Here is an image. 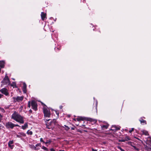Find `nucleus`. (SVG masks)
<instances>
[{
    "label": "nucleus",
    "instance_id": "1",
    "mask_svg": "<svg viewBox=\"0 0 151 151\" xmlns=\"http://www.w3.org/2000/svg\"><path fill=\"white\" fill-rule=\"evenodd\" d=\"M11 118L20 123L23 124L24 123V117L15 111L12 114Z\"/></svg>",
    "mask_w": 151,
    "mask_h": 151
},
{
    "label": "nucleus",
    "instance_id": "2",
    "mask_svg": "<svg viewBox=\"0 0 151 151\" xmlns=\"http://www.w3.org/2000/svg\"><path fill=\"white\" fill-rule=\"evenodd\" d=\"M50 119L46 120L45 121L46 127L48 129H53L55 127L56 120L53 119L52 121H51L49 122Z\"/></svg>",
    "mask_w": 151,
    "mask_h": 151
},
{
    "label": "nucleus",
    "instance_id": "3",
    "mask_svg": "<svg viewBox=\"0 0 151 151\" xmlns=\"http://www.w3.org/2000/svg\"><path fill=\"white\" fill-rule=\"evenodd\" d=\"M43 110L45 117H50V110L47 108L46 106L45 105L43 107Z\"/></svg>",
    "mask_w": 151,
    "mask_h": 151
},
{
    "label": "nucleus",
    "instance_id": "4",
    "mask_svg": "<svg viewBox=\"0 0 151 151\" xmlns=\"http://www.w3.org/2000/svg\"><path fill=\"white\" fill-rule=\"evenodd\" d=\"M0 92L6 96H8L9 95L8 90L5 88L1 89L0 90Z\"/></svg>",
    "mask_w": 151,
    "mask_h": 151
},
{
    "label": "nucleus",
    "instance_id": "5",
    "mask_svg": "<svg viewBox=\"0 0 151 151\" xmlns=\"http://www.w3.org/2000/svg\"><path fill=\"white\" fill-rule=\"evenodd\" d=\"M1 83L3 85H8L10 83V81L7 76H6L1 81Z\"/></svg>",
    "mask_w": 151,
    "mask_h": 151
},
{
    "label": "nucleus",
    "instance_id": "6",
    "mask_svg": "<svg viewBox=\"0 0 151 151\" xmlns=\"http://www.w3.org/2000/svg\"><path fill=\"white\" fill-rule=\"evenodd\" d=\"M32 109L35 111L37 110V104L36 102L35 101H32L31 103Z\"/></svg>",
    "mask_w": 151,
    "mask_h": 151
},
{
    "label": "nucleus",
    "instance_id": "7",
    "mask_svg": "<svg viewBox=\"0 0 151 151\" xmlns=\"http://www.w3.org/2000/svg\"><path fill=\"white\" fill-rule=\"evenodd\" d=\"M15 101L20 102L22 101L23 99V96H17L13 98Z\"/></svg>",
    "mask_w": 151,
    "mask_h": 151
},
{
    "label": "nucleus",
    "instance_id": "8",
    "mask_svg": "<svg viewBox=\"0 0 151 151\" xmlns=\"http://www.w3.org/2000/svg\"><path fill=\"white\" fill-rule=\"evenodd\" d=\"M14 124L11 122H9L6 123V127L7 128H11L12 129L14 127Z\"/></svg>",
    "mask_w": 151,
    "mask_h": 151
},
{
    "label": "nucleus",
    "instance_id": "9",
    "mask_svg": "<svg viewBox=\"0 0 151 151\" xmlns=\"http://www.w3.org/2000/svg\"><path fill=\"white\" fill-rule=\"evenodd\" d=\"M40 144H38L37 145H36V146H35L34 145H29V147L32 149H34L35 150H39V148H37V147L38 146H39L40 145Z\"/></svg>",
    "mask_w": 151,
    "mask_h": 151
},
{
    "label": "nucleus",
    "instance_id": "10",
    "mask_svg": "<svg viewBox=\"0 0 151 151\" xmlns=\"http://www.w3.org/2000/svg\"><path fill=\"white\" fill-rule=\"evenodd\" d=\"M17 137L19 138H21L22 137H24L26 136V134L23 132H20L16 134Z\"/></svg>",
    "mask_w": 151,
    "mask_h": 151
},
{
    "label": "nucleus",
    "instance_id": "11",
    "mask_svg": "<svg viewBox=\"0 0 151 151\" xmlns=\"http://www.w3.org/2000/svg\"><path fill=\"white\" fill-rule=\"evenodd\" d=\"M13 143V141L10 140L8 143L9 147L11 149H12L14 147V145H12V144Z\"/></svg>",
    "mask_w": 151,
    "mask_h": 151
},
{
    "label": "nucleus",
    "instance_id": "12",
    "mask_svg": "<svg viewBox=\"0 0 151 151\" xmlns=\"http://www.w3.org/2000/svg\"><path fill=\"white\" fill-rule=\"evenodd\" d=\"M27 85L25 83H23V86L22 87V89L23 92L24 93H26L27 92Z\"/></svg>",
    "mask_w": 151,
    "mask_h": 151
},
{
    "label": "nucleus",
    "instance_id": "13",
    "mask_svg": "<svg viewBox=\"0 0 151 151\" xmlns=\"http://www.w3.org/2000/svg\"><path fill=\"white\" fill-rule=\"evenodd\" d=\"M5 63V61H0V67L1 68H4V67Z\"/></svg>",
    "mask_w": 151,
    "mask_h": 151
},
{
    "label": "nucleus",
    "instance_id": "14",
    "mask_svg": "<svg viewBox=\"0 0 151 151\" xmlns=\"http://www.w3.org/2000/svg\"><path fill=\"white\" fill-rule=\"evenodd\" d=\"M46 14L45 13H44L43 12H42L41 14V17L42 18V19L43 20H44L46 17Z\"/></svg>",
    "mask_w": 151,
    "mask_h": 151
},
{
    "label": "nucleus",
    "instance_id": "15",
    "mask_svg": "<svg viewBox=\"0 0 151 151\" xmlns=\"http://www.w3.org/2000/svg\"><path fill=\"white\" fill-rule=\"evenodd\" d=\"M22 128L24 130L26 129L28 127V124L27 123H25L24 125L22 126Z\"/></svg>",
    "mask_w": 151,
    "mask_h": 151
},
{
    "label": "nucleus",
    "instance_id": "16",
    "mask_svg": "<svg viewBox=\"0 0 151 151\" xmlns=\"http://www.w3.org/2000/svg\"><path fill=\"white\" fill-rule=\"evenodd\" d=\"M84 119V118L83 117H79L78 118H76V119L77 121H79L81 120H83Z\"/></svg>",
    "mask_w": 151,
    "mask_h": 151
},
{
    "label": "nucleus",
    "instance_id": "17",
    "mask_svg": "<svg viewBox=\"0 0 151 151\" xmlns=\"http://www.w3.org/2000/svg\"><path fill=\"white\" fill-rule=\"evenodd\" d=\"M142 134L145 135H148V132L146 130H143L142 131Z\"/></svg>",
    "mask_w": 151,
    "mask_h": 151
},
{
    "label": "nucleus",
    "instance_id": "18",
    "mask_svg": "<svg viewBox=\"0 0 151 151\" xmlns=\"http://www.w3.org/2000/svg\"><path fill=\"white\" fill-rule=\"evenodd\" d=\"M139 121H140L141 123H145V124H146V121L145 120H144L142 119H141L139 120Z\"/></svg>",
    "mask_w": 151,
    "mask_h": 151
},
{
    "label": "nucleus",
    "instance_id": "19",
    "mask_svg": "<svg viewBox=\"0 0 151 151\" xmlns=\"http://www.w3.org/2000/svg\"><path fill=\"white\" fill-rule=\"evenodd\" d=\"M112 127H115V129H112V130H117L120 129V128L119 127H117L115 125H113Z\"/></svg>",
    "mask_w": 151,
    "mask_h": 151
},
{
    "label": "nucleus",
    "instance_id": "20",
    "mask_svg": "<svg viewBox=\"0 0 151 151\" xmlns=\"http://www.w3.org/2000/svg\"><path fill=\"white\" fill-rule=\"evenodd\" d=\"M108 124H106V125H103L101 126V127L103 128H105V129H107L108 127Z\"/></svg>",
    "mask_w": 151,
    "mask_h": 151
},
{
    "label": "nucleus",
    "instance_id": "21",
    "mask_svg": "<svg viewBox=\"0 0 151 151\" xmlns=\"http://www.w3.org/2000/svg\"><path fill=\"white\" fill-rule=\"evenodd\" d=\"M52 142L51 140L50 139L47 140L46 142H45V143L46 144H50L51 142Z\"/></svg>",
    "mask_w": 151,
    "mask_h": 151
},
{
    "label": "nucleus",
    "instance_id": "22",
    "mask_svg": "<svg viewBox=\"0 0 151 151\" xmlns=\"http://www.w3.org/2000/svg\"><path fill=\"white\" fill-rule=\"evenodd\" d=\"M27 133L28 135H32V131L28 130L27 132Z\"/></svg>",
    "mask_w": 151,
    "mask_h": 151
},
{
    "label": "nucleus",
    "instance_id": "23",
    "mask_svg": "<svg viewBox=\"0 0 151 151\" xmlns=\"http://www.w3.org/2000/svg\"><path fill=\"white\" fill-rule=\"evenodd\" d=\"M42 148L46 151H48V148H46V147H45V146H43L42 147Z\"/></svg>",
    "mask_w": 151,
    "mask_h": 151
},
{
    "label": "nucleus",
    "instance_id": "24",
    "mask_svg": "<svg viewBox=\"0 0 151 151\" xmlns=\"http://www.w3.org/2000/svg\"><path fill=\"white\" fill-rule=\"evenodd\" d=\"M117 148L119 149L121 151H125L124 150L122 149L120 146L117 147Z\"/></svg>",
    "mask_w": 151,
    "mask_h": 151
},
{
    "label": "nucleus",
    "instance_id": "25",
    "mask_svg": "<svg viewBox=\"0 0 151 151\" xmlns=\"http://www.w3.org/2000/svg\"><path fill=\"white\" fill-rule=\"evenodd\" d=\"M64 126L66 127L65 130L67 131H68L70 128L68 126H67L65 125Z\"/></svg>",
    "mask_w": 151,
    "mask_h": 151
},
{
    "label": "nucleus",
    "instance_id": "26",
    "mask_svg": "<svg viewBox=\"0 0 151 151\" xmlns=\"http://www.w3.org/2000/svg\"><path fill=\"white\" fill-rule=\"evenodd\" d=\"M12 86H14V87H16V83L15 82H13L12 83Z\"/></svg>",
    "mask_w": 151,
    "mask_h": 151
},
{
    "label": "nucleus",
    "instance_id": "27",
    "mask_svg": "<svg viewBox=\"0 0 151 151\" xmlns=\"http://www.w3.org/2000/svg\"><path fill=\"white\" fill-rule=\"evenodd\" d=\"M40 142H42L43 143H45V142L44 141V140H43V139L42 138H41L40 139Z\"/></svg>",
    "mask_w": 151,
    "mask_h": 151
},
{
    "label": "nucleus",
    "instance_id": "28",
    "mask_svg": "<svg viewBox=\"0 0 151 151\" xmlns=\"http://www.w3.org/2000/svg\"><path fill=\"white\" fill-rule=\"evenodd\" d=\"M28 106L29 107H30V101H29L28 103Z\"/></svg>",
    "mask_w": 151,
    "mask_h": 151
},
{
    "label": "nucleus",
    "instance_id": "29",
    "mask_svg": "<svg viewBox=\"0 0 151 151\" xmlns=\"http://www.w3.org/2000/svg\"><path fill=\"white\" fill-rule=\"evenodd\" d=\"M134 129V128H132L129 131V132L130 133H131L133 131Z\"/></svg>",
    "mask_w": 151,
    "mask_h": 151
},
{
    "label": "nucleus",
    "instance_id": "30",
    "mask_svg": "<svg viewBox=\"0 0 151 151\" xmlns=\"http://www.w3.org/2000/svg\"><path fill=\"white\" fill-rule=\"evenodd\" d=\"M50 151H55V150H54V149L53 148H51L50 149Z\"/></svg>",
    "mask_w": 151,
    "mask_h": 151
},
{
    "label": "nucleus",
    "instance_id": "31",
    "mask_svg": "<svg viewBox=\"0 0 151 151\" xmlns=\"http://www.w3.org/2000/svg\"><path fill=\"white\" fill-rule=\"evenodd\" d=\"M2 118V116L1 115V114H0V122L1 121Z\"/></svg>",
    "mask_w": 151,
    "mask_h": 151
},
{
    "label": "nucleus",
    "instance_id": "32",
    "mask_svg": "<svg viewBox=\"0 0 151 151\" xmlns=\"http://www.w3.org/2000/svg\"><path fill=\"white\" fill-rule=\"evenodd\" d=\"M3 96V95L0 94V99Z\"/></svg>",
    "mask_w": 151,
    "mask_h": 151
},
{
    "label": "nucleus",
    "instance_id": "33",
    "mask_svg": "<svg viewBox=\"0 0 151 151\" xmlns=\"http://www.w3.org/2000/svg\"><path fill=\"white\" fill-rule=\"evenodd\" d=\"M15 126L19 127V126L18 124H14V127Z\"/></svg>",
    "mask_w": 151,
    "mask_h": 151
},
{
    "label": "nucleus",
    "instance_id": "34",
    "mask_svg": "<svg viewBox=\"0 0 151 151\" xmlns=\"http://www.w3.org/2000/svg\"><path fill=\"white\" fill-rule=\"evenodd\" d=\"M92 151H97L96 150L94 149L93 148L92 149Z\"/></svg>",
    "mask_w": 151,
    "mask_h": 151
},
{
    "label": "nucleus",
    "instance_id": "35",
    "mask_svg": "<svg viewBox=\"0 0 151 151\" xmlns=\"http://www.w3.org/2000/svg\"><path fill=\"white\" fill-rule=\"evenodd\" d=\"M41 147V146H40V145L39 146H38L37 147V148H39V149H40V147Z\"/></svg>",
    "mask_w": 151,
    "mask_h": 151
},
{
    "label": "nucleus",
    "instance_id": "36",
    "mask_svg": "<svg viewBox=\"0 0 151 151\" xmlns=\"http://www.w3.org/2000/svg\"><path fill=\"white\" fill-rule=\"evenodd\" d=\"M134 148L136 149V150H138V149H137V148H136L135 147H134Z\"/></svg>",
    "mask_w": 151,
    "mask_h": 151
},
{
    "label": "nucleus",
    "instance_id": "37",
    "mask_svg": "<svg viewBox=\"0 0 151 151\" xmlns=\"http://www.w3.org/2000/svg\"><path fill=\"white\" fill-rule=\"evenodd\" d=\"M97 103H98L97 101L96 100V106H97Z\"/></svg>",
    "mask_w": 151,
    "mask_h": 151
},
{
    "label": "nucleus",
    "instance_id": "38",
    "mask_svg": "<svg viewBox=\"0 0 151 151\" xmlns=\"http://www.w3.org/2000/svg\"><path fill=\"white\" fill-rule=\"evenodd\" d=\"M71 129H72V130H74V128L73 127H72V128H71Z\"/></svg>",
    "mask_w": 151,
    "mask_h": 151
},
{
    "label": "nucleus",
    "instance_id": "39",
    "mask_svg": "<svg viewBox=\"0 0 151 151\" xmlns=\"http://www.w3.org/2000/svg\"><path fill=\"white\" fill-rule=\"evenodd\" d=\"M60 109H62V106H60Z\"/></svg>",
    "mask_w": 151,
    "mask_h": 151
},
{
    "label": "nucleus",
    "instance_id": "40",
    "mask_svg": "<svg viewBox=\"0 0 151 151\" xmlns=\"http://www.w3.org/2000/svg\"><path fill=\"white\" fill-rule=\"evenodd\" d=\"M74 120H75V121H77V120L76 119H74Z\"/></svg>",
    "mask_w": 151,
    "mask_h": 151
},
{
    "label": "nucleus",
    "instance_id": "41",
    "mask_svg": "<svg viewBox=\"0 0 151 151\" xmlns=\"http://www.w3.org/2000/svg\"><path fill=\"white\" fill-rule=\"evenodd\" d=\"M59 151H65L64 150H60Z\"/></svg>",
    "mask_w": 151,
    "mask_h": 151
},
{
    "label": "nucleus",
    "instance_id": "42",
    "mask_svg": "<svg viewBox=\"0 0 151 151\" xmlns=\"http://www.w3.org/2000/svg\"><path fill=\"white\" fill-rule=\"evenodd\" d=\"M29 111L30 112H32V110H29Z\"/></svg>",
    "mask_w": 151,
    "mask_h": 151
},
{
    "label": "nucleus",
    "instance_id": "43",
    "mask_svg": "<svg viewBox=\"0 0 151 151\" xmlns=\"http://www.w3.org/2000/svg\"><path fill=\"white\" fill-rule=\"evenodd\" d=\"M1 68H0V73L1 72Z\"/></svg>",
    "mask_w": 151,
    "mask_h": 151
},
{
    "label": "nucleus",
    "instance_id": "44",
    "mask_svg": "<svg viewBox=\"0 0 151 151\" xmlns=\"http://www.w3.org/2000/svg\"><path fill=\"white\" fill-rule=\"evenodd\" d=\"M57 114L58 115V114L57 113Z\"/></svg>",
    "mask_w": 151,
    "mask_h": 151
}]
</instances>
